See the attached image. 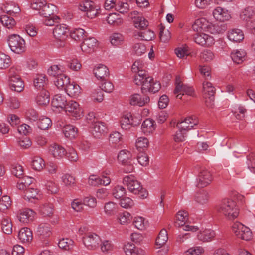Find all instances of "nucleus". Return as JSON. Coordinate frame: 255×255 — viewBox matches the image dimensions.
Segmentation results:
<instances>
[{
  "instance_id": "f257e3e1",
  "label": "nucleus",
  "mask_w": 255,
  "mask_h": 255,
  "mask_svg": "<svg viewBox=\"0 0 255 255\" xmlns=\"http://www.w3.org/2000/svg\"><path fill=\"white\" fill-rule=\"evenodd\" d=\"M123 183L130 192L138 195L140 198H146L148 195L146 189L143 188L141 183L132 175H128L124 177L123 179Z\"/></svg>"
},
{
  "instance_id": "f03ea898",
  "label": "nucleus",
  "mask_w": 255,
  "mask_h": 255,
  "mask_svg": "<svg viewBox=\"0 0 255 255\" xmlns=\"http://www.w3.org/2000/svg\"><path fill=\"white\" fill-rule=\"evenodd\" d=\"M218 211L230 220L234 219L239 215V210L236 207V202L229 199H225L222 201Z\"/></svg>"
},
{
  "instance_id": "7ed1b4c3",
  "label": "nucleus",
  "mask_w": 255,
  "mask_h": 255,
  "mask_svg": "<svg viewBox=\"0 0 255 255\" xmlns=\"http://www.w3.org/2000/svg\"><path fill=\"white\" fill-rule=\"evenodd\" d=\"M57 12V8L55 5L47 3L41 11H40L39 14L46 18L44 22L46 25L52 26L57 20L59 19V17L55 15Z\"/></svg>"
},
{
  "instance_id": "20e7f679",
  "label": "nucleus",
  "mask_w": 255,
  "mask_h": 255,
  "mask_svg": "<svg viewBox=\"0 0 255 255\" xmlns=\"http://www.w3.org/2000/svg\"><path fill=\"white\" fill-rule=\"evenodd\" d=\"M53 33L57 40V46L64 47L69 33L68 26L64 24L57 25L53 29Z\"/></svg>"
},
{
  "instance_id": "39448f33",
  "label": "nucleus",
  "mask_w": 255,
  "mask_h": 255,
  "mask_svg": "<svg viewBox=\"0 0 255 255\" xmlns=\"http://www.w3.org/2000/svg\"><path fill=\"white\" fill-rule=\"evenodd\" d=\"M118 160L123 165V171L128 173L133 171L134 167L132 163V154L130 151L127 150H122L120 151Z\"/></svg>"
},
{
  "instance_id": "423d86ee",
  "label": "nucleus",
  "mask_w": 255,
  "mask_h": 255,
  "mask_svg": "<svg viewBox=\"0 0 255 255\" xmlns=\"http://www.w3.org/2000/svg\"><path fill=\"white\" fill-rule=\"evenodd\" d=\"M8 44L11 51L15 53L20 54L26 50L24 40L17 34H13L8 36Z\"/></svg>"
},
{
  "instance_id": "0eeeda50",
  "label": "nucleus",
  "mask_w": 255,
  "mask_h": 255,
  "mask_svg": "<svg viewBox=\"0 0 255 255\" xmlns=\"http://www.w3.org/2000/svg\"><path fill=\"white\" fill-rule=\"evenodd\" d=\"M203 97L205 99L207 107L211 108L214 105L215 89L209 82H204L203 83Z\"/></svg>"
},
{
  "instance_id": "6e6552de",
  "label": "nucleus",
  "mask_w": 255,
  "mask_h": 255,
  "mask_svg": "<svg viewBox=\"0 0 255 255\" xmlns=\"http://www.w3.org/2000/svg\"><path fill=\"white\" fill-rule=\"evenodd\" d=\"M83 242L85 247L89 250H94L96 249L101 242V240L97 234L89 232L85 235L82 238Z\"/></svg>"
},
{
  "instance_id": "1a4fd4ad",
  "label": "nucleus",
  "mask_w": 255,
  "mask_h": 255,
  "mask_svg": "<svg viewBox=\"0 0 255 255\" xmlns=\"http://www.w3.org/2000/svg\"><path fill=\"white\" fill-rule=\"evenodd\" d=\"M233 231L239 238L246 241L250 240L252 237L250 229L240 222H236L232 226Z\"/></svg>"
},
{
  "instance_id": "9d476101",
  "label": "nucleus",
  "mask_w": 255,
  "mask_h": 255,
  "mask_svg": "<svg viewBox=\"0 0 255 255\" xmlns=\"http://www.w3.org/2000/svg\"><path fill=\"white\" fill-rule=\"evenodd\" d=\"M142 85L141 90L142 93L149 91L150 92L156 93L161 88V85L159 82L153 80L151 77H147L142 80L141 81Z\"/></svg>"
},
{
  "instance_id": "9b49d317",
  "label": "nucleus",
  "mask_w": 255,
  "mask_h": 255,
  "mask_svg": "<svg viewBox=\"0 0 255 255\" xmlns=\"http://www.w3.org/2000/svg\"><path fill=\"white\" fill-rule=\"evenodd\" d=\"M79 9L82 11L87 12V17L91 19L99 14L98 11L100 10L95 6L93 1L88 0L79 5Z\"/></svg>"
},
{
  "instance_id": "f8f14e48",
  "label": "nucleus",
  "mask_w": 255,
  "mask_h": 255,
  "mask_svg": "<svg viewBox=\"0 0 255 255\" xmlns=\"http://www.w3.org/2000/svg\"><path fill=\"white\" fill-rule=\"evenodd\" d=\"M193 38L197 44L201 46H210L214 43V40L212 36L203 33H195Z\"/></svg>"
},
{
  "instance_id": "ddd939ff",
  "label": "nucleus",
  "mask_w": 255,
  "mask_h": 255,
  "mask_svg": "<svg viewBox=\"0 0 255 255\" xmlns=\"http://www.w3.org/2000/svg\"><path fill=\"white\" fill-rule=\"evenodd\" d=\"M212 177L211 173L207 170H202L199 173L197 186L204 188L208 185L212 181Z\"/></svg>"
},
{
  "instance_id": "4468645a",
  "label": "nucleus",
  "mask_w": 255,
  "mask_h": 255,
  "mask_svg": "<svg viewBox=\"0 0 255 255\" xmlns=\"http://www.w3.org/2000/svg\"><path fill=\"white\" fill-rule=\"evenodd\" d=\"M63 110L75 118L79 117L81 115V111L79 104L73 100L68 101Z\"/></svg>"
},
{
  "instance_id": "2eb2a0df",
  "label": "nucleus",
  "mask_w": 255,
  "mask_h": 255,
  "mask_svg": "<svg viewBox=\"0 0 255 255\" xmlns=\"http://www.w3.org/2000/svg\"><path fill=\"white\" fill-rule=\"evenodd\" d=\"M35 212L30 209L20 210L17 215L19 220L23 223L32 222L34 218Z\"/></svg>"
},
{
  "instance_id": "dca6fc26",
  "label": "nucleus",
  "mask_w": 255,
  "mask_h": 255,
  "mask_svg": "<svg viewBox=\"0 0 255 255\" xmlns=\"http://www.w3.org/2000/svg\"><path fill=\"white\" fill-rule=\"evenodd\" d=\"M9 86L10 89L17 92H21L24 87V84L19 75L11 76L9 80Z\"/></svg>"
},
{
  "instance_id": "f3484780",
  "label": "nucleus",
  "mask_w": 255,
  "mask_h": 255,
  "mask_svg": "<svg viewBox=\"0 0 255 255\" xmlns=\"http://www.w3.org/2000/svg\"><path fill=\"white\" fill-rule=\"evenodd\" d=\"M97 41L94 37L84 39L81 44V50L85 53H90L94 51L97 46Z\"/></svg>"
},
{
  "instance_id": "a211bd4d",
  "label": "nucleus",
  "mask_w": 255,
  "mask_h": 255,
  "mask_svg": "<svg viewBox=\"0 0 255 255\" xmlns=\"http://www.w3.org/2000/svg\"><path fill=\"white\" fill-rule=\"evenodd\" d=\"M223 22L219 21L214 24L211 23L207 26L208 30L213 34L224 33L227 29V26Z\"/></svg>"
},
{
  "instance_id": "6ab92c4d",
  "label": "nucleus",
  "mask_w": 255,
  "mask_h": 255,
  "mask_svg": "<svg viewBox=\"0 0 255 255\" xmlns=\"http://www.w3.org/2000/svg\"><path fill=\"white\" fill-rule=\"evenodd\" d=\"M94 73L97 79L106 80L109 76V70L104 65L99 64L94 69Z\"/></svg>"
},
{
  "instance_id": "aec40b11",
  "label": "nucleus",
  "mask_w": 255,
  "mask_h": 255,
  "mask_svg": "<svg viewBox=\"0 0 255 255\" xmlns=\"http://www.w3.org/2000/svg\"><path fill=\"white\" fill-rule=\"evenodd\" d=\"M213 15L214 17L219 21H226L230 18L228 11L221 7H216L213 10Z\"/></svg>"
},
{
  "instance_id": "412c9836",
  "label": "nucleus",
  "mask_w": 255,
  "mask_h": 255,
  "mask_svg": "<svg viewBox=\"0 0 255 255\" xmlns=\"http://www.w3.org/2000/svg\"><path fill=\"white\" fill-rule=\"evenodd\" d=\"M18 239L23 243H29L33 239L32 233L28 228H21L18 235Z\"/></svg>"
},
{
  "instance_id": "4be33fe9",
  "label": "nucleus",
  "mask_w": 255,
  "mask_h": 255,
  "mask_svg": "<svg viewBox=\"0 0 255 255\" xmlns=\"http://www.w3.org/2000/svg\"><path fill=\"white\" fill-rule=\"evenodd\" d=\"M68 101L65 96L61 94H56L53 98L52 105L53 107L57 108H60L63 110Z\"/></svg>"
},
{
  "instance_id": "5701e85b",
  "label": "nucleus",
  "mask_w": 255,
  "mask_h": 255,
  "mask_svg": "<svg viewBox=\"0 0 255 255\" xmlns=\"http://www.w3.org/2000/svg\"><path fill=\"white\" fill-rule=\"evenodd\" d=\"M197 124L195 119L193 120L191 117H189L184 119L183 121L178 123L177 127L180 129H183L186 131L190 130Z\"/></svg>"
},
{
  "instance_id": "b1692460",
  "label": "nucleus",
  "mask_w": 255,
  "mask_h": 255,
  "mask_svg": "<svg viewBox=\"0 0 255 255\" xmlns=\"http://www.w3.org/2000/svg\"><path fill=\"white\" fill-rule=\"evenodd\" d=\"M35 101L39 105H47L50 101L49 93L45 89H42L37 95Z\"/></svg>"
},
{
  "instance_id": "393cba45",
  "label": "nucleus",
  "mask_w": 255,
  "mask_h": 255,
  "mask_svg": "<svg viewBox=\"0 0 255 255\" xmlns=\"http://www.w3.org/2000/svg\"><path fill=\"white\" fill-rule=\"evenodd\" d=\"M124 250L127 255H144L143 251L137 248L132 243L126 244L124 245Z\"/></svg>"
},
{
  "instance_id": "a878e982",
  "label": "nucleus",
  "mask_w": 255,
  "mask_h": 255,
  "mask_svg": "<svg viewBox=\"0 0 255 255\" xmlns=\"http://www.w3.org/2000/svg\"><path fill=\"white\" fill-rule=\"evenodd\" d=\"M150 99L148 96L142 98L139 94H134L130 97V104L132 105L143 106L148 103Z\"/></svg>"
},
{
  "instance_id": "bb28decb",
  "label": "nucleus",
  "mask_w": 255,
  "mask_h": 255,
  "mask_svg": "<svg viewBox=\"0 0 255 255\" xmlns=\"http://www.w3.org/2000/svg\"><path fill=\"white\" fill-rule=\"evenodd\" d=\"M229 39L235 42H240L244 39L243 31L239 29H233L228 32Z\"/></svg>"
},
{
  "instance_id": "cd10ccee",
  "label": "nucleus",
  "mask_w": 255,
  "mask_h": 255,
  "mask_svg": "<svg viewBox=\"0 0 255 255\" xmlns=\"http://www.w3.org/2000/svg\"><path fill=\"white\" fill-rule=\"evenodd\" d=\"M49 152L57 158H61L65 155L66 150L58 144H53L49 147Z\"/></svg>"
},
{
  "instance_id": "c85d7f7f",
  "label": "nucleus",
  "mask_w": 255,
  "mask_h": 255,
  "mask_svg": "<svg viewBox=\"0 0 255 255\" xmlns=\"http://www.w3.org/2000/svg\"><path fill=\"white\" fill-rule=\"evenodd\" d=\"M69 79L68 76L64 74H59L56 77L54 83L58 88H63L65 90V88H66L70 83Z\"/></svg>"
},
{
  "instance_id": "c756f323",
  "label": "nucleus",
  "mask_w": 255,
  "mask_h": 255,
  "mask_svg": "<svg viewBox=\"0 0 255 255\" xmlns=\"http://www.w3.org/2000/svg\"><path fill=\"white\" fill-rule=\"evenodd\" d=\"M154 122L153 120L150 119H146L143 121L141 125V129L144 134H150L155 130Z\"/></svg>"
},
{
  "instance_id": "7c9ffc66",
  "label": "nucleus",
  "mask_w": 255,
  "mask_h": 255,
  "mask_svg": "<svg viewBox=\"0 0 255 255\" xmlns=\"http://www.w3.org/2000/svg\"><path fill=\"white\" fill-rule=\"evenodd\" d=\"M24 195V198L25 200L30 201L31 199H38L39 196V190L34 187H29L25 189Z\"/></svg>"
},
{
  "instance_id": "2f4dec72",
  "label": "nucleus",
  "mask_w": 255,
  "mask_h": 255,
  "mask_svg": "<svg viewBox=\"0 0 255 255\" xmlns=\"http://www.w3.org/2000/svg\"><path fill=\"white\" fill-rule=\"evenodd\" d=\"M63 132L66 138H75L77 134V129L72 125H68L63 127Z\"/></svg>"
},
{
  "instance_id": "473e14b6",
  "label": "nucleus",
  "mask_w": 255,
  "mask_h": 255,
  "mask_svg": "<svg viewBox=\"0 0 255 255\" xmlns=\"http://www.w3.org/2000/svg\"><path fill=\"white\" fill-rule=\"evenodd\" d=\"M93 134L94 133L96 134L95 136L99 137L102 134H104L106 132V127L104 123L103 122H95L93 124Z\"/></svg>"
},
{
  "instance_id": "72a5a7b5",
  "label": "nucleus",
  "mask_w": 255,
  "mask_h": 255,
  "mask_svg": "<svg viewBox=\"0 0 255 255\" xmlns=\"http://www.w3.org/2000/svg\"><path fill=\"white\" fill-rule=\"evenodd\" d=\"M215 236L213 230L205 229L198 235V238L203 242H208L211 240Z\"/></svg>"
},
{
  "instance_id": "f704fd0d",
  "label": "nucleus",
  "mask_w": 255,
  "mask_h": 255,
  "mask_svg": "<svg viewBox=\"0 0 255 255\" xmlns=\"http://www.w3.org/2000/svg\"><path fill=\"white\" fill-rule=\"evenodd\" d=\"M65 90L68 95L72 97H76L79 95L81 93V88L77 84L69 83Z\"/></svg>"
},
{
  "instance_id": "c9c22d12",
  "label": "nucleus",
  "mask_w": 255,
  "mask_h": 255,
  "mask_svg": "<svg viewBox=\"0 0 255 255\" xmlns=\"http://www.w3.org/2000/svg\"><path fill=\"white\" fill-rule=\"evenodd\" d=\"M188 213L185 211H180L177 213L175 225L177 227L184 226L188 220Z\"/></svg>"
},
{
  "instance_id": "e433bc0d",
  "label": "nucleus",
  "mask_w": 255,
  "mask_h": 255,
  "mask_svg": "<svg viewBox=\"0 0 255 255\" xmlns=\"http://www.w3.org/2000/svg\"><path fill=\"white\" fill-rule=\"evenodd\" d=\"M37 233L42 238L49 237L51 234L50 225L48 224H41L38 228Z\"/></svg>"
},
{
  "instance_id": "4c0bfd02",
  "label": "nucleus",
  "mask_w": 255,
  "mask_h": 255,
  "mask_svg": "<svg viewBox=\"0 0 255 255\" xmlns=\"http://www.w3.org/2000/svg\"><path fill=\"white\" fill-rule=\"evenodd\" d=\"M179 92H182L184 94H185L191 96H194V90L192 87L183 84H181V85H178L174 90L175 94Z\"/></svg>"
},
{
  "instance_id": "58836bf2",
  "label": "nucleus",
  "mask_w": 255,
  "mask_h": 255,
  "mask_svg": "<svg viewBox=\"0 0 255 255\" xmlns=\"http://www.w3.org/2000/svg\"><path fill=\"white\" fill-rule=\"evenodd\" d=\"M209 199L208 193L205 190H202L197 193L195 196L196 201L200 205H203L208 203Z\"/></svg>"
},
{
  "instance_id": "ea45409f",
  "label": "nucleus",
  "mask_w": 255,
  "mask_h": 255,
  "mask_svg": "<svg viewBox=\"0 0 255 255\" xmlns=\"http://www.w3.org/2000/svg\"><path fill=\"white\" fill-rule=\"evenodd\" d=\"M104 212L108 216H112L118 212V206L117 204L113 202L106 203L104 206Z\"/></svg>"
},
{
  "instance_id": "a19ab883",
  "label": "nucleus",
  "mask_w": 255,
  "mask_h": 255,
  "mask_svg": "<svg viewBox=\"0 0 255 255\" xmlns=\"http://www.w3.org/2000/svg\"><path fill=\"white\" fill-rule=\"evenodd\" d=\"M168 239L166 230L164 228L161 230L156 240V244L159 248L163 246Z\"/></svg>"
},
{
  "instance_id": "79ce46f5",
  "label": "nucleus",
  "mask_w": 255,
  "mask_h": 255,
  "mask_svg": "<svg viewBox=\"0 0 255 255\" xmlns=\"http://www.w3.org/2000/svg\"><path fill=\"white\" fill-rule=\"evenodd\" d=\"M1 229L5 234L9 235L12 232V224L10 218H4L1 220Z\"/></svg>"
},
{
  "instance_id": "37998d69",
  "label": "nucleus",
  "mask_w": 255,
  "mask_h": 255,
  "mask_svg": "<svg viewBox=\"0 0 255 255\" xmlns=\"http://www.w3.org/2000/svg\"><path fill=\"white\" fill-rule=\"evenodd\" d=\"M0 19L3 26L8 29H12L16 25L15 20L13 18L7 15L1 16Z\"/></svg>"
},
{
  "instance_id": "c03bdc74",
  "label": "nucleus",
  "mask_w": 255,
  "mask_h": 255,
  "mask_svg": "<svg viewBox=\"0 0 255 255\" xmlns=\"http://www.w3.org/2000/svg\"><path fill=\"white\" fill-rule=\"evenodd\" d=\"M245 55L246 53L244 51L236 50V52L231 53V57L234 62L239 64L244 61Z\"/></svg>"
},
{
  "instance_id": "a18cd8bd",
  "label": "nucleus",
  "mask_w": 255,
  "mask_h": 255,
  "mask_svg": "<svg viewBox=\"0 0 255 255\" xmlns=\"http://www.w3.org/2000/svg\"><path fill=\"white\" fill-rule=\"evenodd\" d=\"M48 81L44 74H37L34 81V86L37 89L42 88L47 84Z\"/></svg>"
},
{
  "instance_id": "49530a36",
  "label": "nucleus",
  "mask_w": 255,
  "mask_h": 255,
  "mask_svg": "<svg viewBox=\"0 0 255 255\" xmlns=\"http://www.w3.org/2000/svg\"><path fill=\"white\" fill-rule=\"evenodd\" d=\"M54 206L50 203L43 204L40 207V213L44 216L50 217L53 214Z\"/></svg>"
},
{
  "instance_id": "de8ad7c7",
  "label": "nucleus",
  "mask_w": 255,
  "mask_h": 255,
  "mask_svg": "<svg viewBox=\"0 0 255 255\" xmlns=\"http://www.w3.org/2000/svg\"><path fill=\"white\" fill-rule=\"evenodd\" d=\"M109 142L112 145H121L122 142V135L117 131L112 132L110 134Z\"/></svg>"
},
{
  "instance_id": "09e8293b",
  "label": "nucleus",
  "mask_w": 255,
  "mask_h": 255,
  "mask_svg": "<svg viewBox=\"0 0 255 255\" xmlns=\"http://www.w3.org/2000/svg\"><path fill=\"white\" fill-rule=\"evenodd\" d=\"M37 125L41 130H46L52 125V122L48 117H42L39 119Z\"/></svg>"
},
{
  "instance_id": "8fccbe9b",
  "label": "nucleus",
  "mask_w": 255,
  "mask_h": 255,
  "mask_svg": "<svg viewBox=\"0 0 255 255\" xmlns=\"http://www.w3.org/2000/svg\"><path fill=\"white\" fill-rule=\"evenodd\" d=\"M85 31L81 28L74 29L70 32L71 37L76 41H80L83 39Z\"/></svg>"
},
{
  "instance_id": "3c124183",
  "label": "nucleus",
  "mask_w": 255,
  "mask_h": 255,
  "mask_svg": "<svg viewBox=\"0 0 255 255\" xmlns=\"http://www.w3.org/2000/svg\"><path fill=\"white\" fill-rule=\"evenodd\" d=\"M74 242L69 238H63L58 243L60 248L64 250H69L73 246Z\"/></svg>"
},
{
  "instance_id": "603ef678",
  "label": "nucleus",
  "mask_w": 255,
  "mask_h": 255,
  "mask_svg": "<svg viewBox=\"0 0 255 255\" xmlns=\"http://www.w3.org/2000/svg\"><path fill=\"white\" fill-rule=\"evenodd\" d=\"M138 35L142 38V39L145 41H150L153 40L155 37V35L153 31L149 29L144 30L138 33Z\"/></svg>"
},
{
  "instance_id": "864d4df0",
  "label": "nucleus",
  "mask_w": 255,
  "mask_h": 255,
  "mask_svg": "<svg viewBox=\"0 0 255 255\" xmlns=\"http://www.w3.org/2000/svg\"><path fill=\"white\" fill-rule=\"evenodd\" d=\"M11 201L8 196H3L0 199V210L4 211L8 209L11 206Z\"/></svg>"
},
{
  "instance_id": "5fc2aeb1",
  "label": "nucleus",
  "mask_w": 255,
  "mask_h": 255,
  "mask_svg": "<svg viewBox=\"0 0 255 255\" xmlns=\"http://www.w3.org/2000/svg\"><path fill=\"white\" fill-rule=\"evenodd\" d=\"M10 57L3 53H0V69H5L10 66Z\"/></svg>"
},
{
  "instance_id": "6e6d98bb",
  "label": "nucleus",
  "mask_w": 255,
  "mask_h": 255,
  "mask_svg": "<svg viewBox=\"0 0 255 255\" xmlns=\"http://www.w3.org/2000/svg\"><path fill=\"white\" fill-rule=\"evenodd\" d=\"M111 43L113 45L119 46L121 45L124 41V38L123 36L118 33H115L110 36Z\"/></svg>"
},
{
  "instance_id": "4d7b16f0",
  "label": "nucleus",
  "mask_w": 255,
  "mask_h": 255,
  "mask_svg": "<svg viewBox=\"0 0 255 255\" xmlns=\"http://www.w3.org/2000/svg\"><path fill=\"white\" fill-rule=\"evenodd\" d=\"M31 165L34 170L41 171L44 166V160L41 157L37 156L34 157Z\"/></svg>"
},
{
  "instance_id": "13d9d810",
  "label": "nucleus",
  "mask_w": 255,
  "mask_h": 255,
  "mask_svg": "<svg viewBox=\"0 0 255 255\" xmlns=\"http://www.w3.org/2000/svg\"><path fill=\"white\" fill-rule=\"evenodd\" d=\"M126 192V191L124 187L117 185L113 188L112 194L115 198L120 199L125 195Z\"/></svg>"
},
{
  "instance_id": "bf43d9fd",
  "label": "nucleus",
  "mask_w": 255,
  "mask_h": 255,
  "mask_svg": "<svg viewBox=\"0 0 255 255\" xmlns=\"http://www.w3.org/2000/svg\"><path fill=\"white\" fill-rule=\"evenodd\" d=\"M135 26L140 29L144 30L148 25V22L144 17H137L134 20Z\"/></svg>"
},
{
  "instance_id": "052dcab7",
  "label": "nucleus",
  "mask_w": 255,
  "mask_h": 255,
  "mask_svg": "<svg viewBox=\"0 0 255 255\" xmlns=\"http://www.w3.org/2000/svg\"><path fill=\"white\" fill-rule=\"evenodd\" d=\"M159 38L161 41L167 42L171 38V33L169 30H165V27L162 26L160 28Z\"/></svg>"
},
{
  "instance_id": "680f3d73",
  "label": "nucleus",
  "mask_w": 255,
  "mask_h": 255,
  "mask_svg": "<svg viewBox=\"0 0 255 255\" xmlns=\"http://www.w3.org/2000/svg\"><path fill=\"white\" fill-rule=\"evenodd\" d=\"M133 50L135 54L138 56L144 54L146 50L145 45L142 43H137L133 46Z\"/></svg>"
},
{
  "instance_id": "e2e57ef3",
  "label": "nucleus",
  "mask_w": 255,
  "mask_h": 255,
  "mask_svg": "<svg viewBox=\"0 0 255 255\" xmlns=\"http://www.w3.org/2000/svg\"><path fill=\"white\" fill-rule=\"evenodd\" d=\"M254 15V12L251 7L246 8L240 15L241 18L243 20L248 21Z\"/></svg>"
},
{
  "instance_id": "0e129e2a",
  "label": "nucleus",
  "mask_w": 255,
  "mask_h": 255,
  "mask_svg": "<svg viewBox=\"0 0 255 255\" xmlns=\"http://www.w3.org/2000/svg\"><path fill=\"white\" fill-rule=\"evenodd\" d=\"M46 4V0H32L31 5L32 8L38 10L39 12Z\"/></svg>"
},
{
  "instance_id": "69168bd1",
  "label": "nucleus",
  "mask_w": 255,
  "mask_h": 255,
  "mask_svg": "<svg viewBox=\"0 0 255 255\" xmlns=\"http://www.w3.org/2000/svg\"><path fill=\"white\" fill-rule=\"evenodd\" d=\"M107 22L114 26L118 25L121 22V19L119 17L118 15L115 13H113L109 14V16L107 18Z\"/></svg>"
},
{
  "instance_id": "338daca9",
  "label": "nucleus",
  "mask_w": 255,
  "mask_h": 255,
  "mask_svg": "<svg viewBox=\"0 0 255 255\" xmlns=\"http://www.w3.org/2000/svg\"><path fill=\"white\" fill-rule=\"evenodd\" d=\"M137 74L134 76V81L136 85H141V81L147 77L146 72L145 70H143L142 69H140L137 72Z\"/></svg>"
},
{
  "instance_id": "774afa93",
  "label": "nucleus",
  "mask_w": 255,
  "mask_h": 255,
  "mask_svg": "<svg viewBox=\"0 0 255 255\" xmlns=\"http://www.w3.org/2000/svg\"><path fill=\"white\" fill-rule=\"evenodd\" d=\"M137 159L138 163L143 166H146L149 164V157L144 152L138 153Z\"/></svg>"
}]
</instances>
